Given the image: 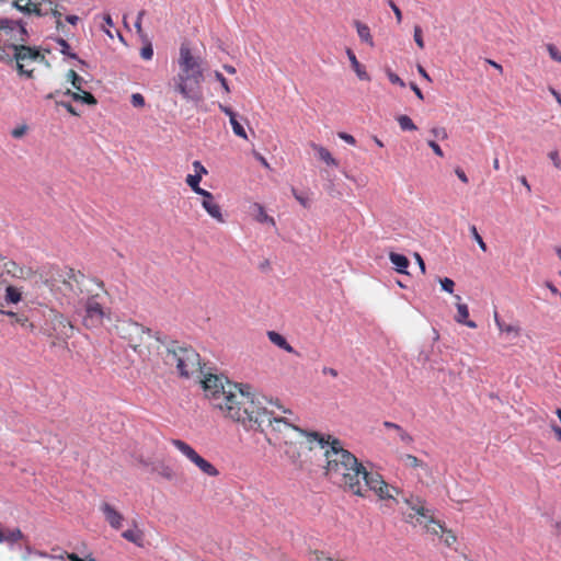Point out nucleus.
Segmentation results:
<instances>
[{
    "mask_svg": "<svg viewBox=\"0 0 561 561\" xmlns=\"http://www.w3.org/2000/svg\"><path fill=\"white\" fill-rule=\"evenodd\" d=\"M103 21H104V24L102 25V27L104 28V31H105L107 34H110V31H108L106 27H111V26H113V25H114V23H113V20H112V18H111V15H110V14H105V15L103 16Z\"/></svg>",
    "mask_w": 561,
    "mask_h": 561,
    "instance_id": "52",
    "label": "nucleus"
},
{
    "mask_svg": "<svg viewBox=\"0 0 561 561\" xmlns=\"http://www.w3.org/2000/svg\"><path fill=\"white\" fill-rule=\"evenodd\" d=\"M65 107L66 110L72 114V115H78V113L76 112V110L73 108V106L71 104H65Z\"/></svg>",
    "mask_w": 561,
    "mask_h": 561,
    "instance_id": "64",
    "label": "nucleus"
},
{
    "mask_svg": "<svg viewBox=\"0 0 561 561\" xmlns=\"http://www.w3.org/2000/svg\"><path fill=\"white\" fill-rule=\"evenodd\" d=\"M145 15V11H140L137 15V20L135 22V27L137 30V33L138 34H141L142 33V27H141V21H142V16Z\"/></svg>",
    "mask_w": 561,
    "mask_h": 561,
    "instance_id": "53",
    "label": "nucleus"
},
{
    "mask_svg": "<svg viewBox=\"0 0 561 561\" xmlns=\"http://www.w3.org/2000/svg\"><path fill=\"white\" fill-rule=\"evenodd\" d=\"M431 134L437 138V139H440V140H445L448 138V133L446 130L445 127H433L431 129Z\"/></svg>",
    "mask_w": 561,
    "mask_h": 561,
    "instance_id": "41",
    "label": "nucleus"
},
{
    "mask_svg": "<svg viewBox=\"0 0 561 561\" xmlns=\"http://www.w3.org/2000/svg\"><path fill=\"white\" fill-rule=\"evenodd\" d=\"M413 37H414V42L419 46V48L423 49L425 45H424V41H423V36H422V28L419 25L414 26Z\"/></svg>",
    "mask_w": 561,
    "mask_h": 561,
    "instance_id": "42",
    "label": "nucleus"
},
{
    "mask_svg": "<svg viewBox=\"0 0 561 561\" xmlns=\"http://www.w3.org/2000/svg\"><path fill=\"white\" fill-rule=\"evenodd\" d=\"M164 360L168 365L175 366L183 378L198 376L202 373L201 355L191 346L173 343L167 348Z\"/></svg>",
    "mask_w": 561,
    "mask_h": 561,
    "instance_id": "5",
    "label": "nucleus"
},
{
    "mask_svg": "<svg viewBox=\"0 0 561 561\" xmlns=\"http://www.w3.org/2000/svg\"><path fill=\"white\" fill-rule=\"evenodd\" d=\"M193 168H194L195 174H199L202 178H203V175H206L208 173L206 168L202 164L201 161H197V160L194 161Z\"/></svg>",
    "mask_w": 561,
    "mask_h": 561,
    "instance_id": "49",
    "label": "nucleus"
},
{
    "mask_svg": "<svg viewBox=\"0 0 561 561\" xmlns=\"http://www.w3.org/2000/svg\"><path fill=\"white\" fill-rule=\"evenodd\" d=\"M322 373H323L324 375H330V376H332V377H337V370H336V369H334V368H331V367H324V368L322 369Z\"/></svg>",
    "mask_w": 561,
    "mask_h": 561,
    "instance_id": "59",
    "label": "nucleus"
},
{
    "mask_svg": "<svg viewBox=\"0 0 561 561\" xmlns=\"http://www.w3.org/2000/svg\"><path fill=\"white\" fill-rule=\"evenodd\" d=\"M21 539H23V534L20 528L0 527V542L15 543Z\"/></svg>",
    "mask_w": 561,
    "mask_h": 561,
    "instance_id": "19",
    "label": "nucleus"
},
{
    "mask_svg": "<svg viewBox=\"0 0 561 561\" xmlns=\"http://www.w3.org/2000/svg\"><path fill=\"white\" fill-rule=\"evenodd\" d=\"M415 259L417 261V265L421 268V272L423 274H425L426 267H425V263H424L423 259L421 257V255L419 253H415Z\"/></svg>",
    "mask_w": 561,
    "mask_h": 561,
    "instance_id": "58",
    "label": "nucleus"
},
{
    "mask_svg": "<svg viewBox=\"0 0 561 561\" xmlns=\"http://www.w3.org/2000/svg\"><path fill=\"white\" fill-rule=\"evenodd\" d=\"M201 204L205 211L217 222L224 224L226 219L224 217L221 206L216 202L215 196L208 191L201 193Z\"/></svg>",
    "mask_w": 561,
    "mask_h": 561,
    "instance_id": "11",
    "label": "nucleus"
},
{
    "mask_svg": "<svg viewBox=\"0 0 561 561\" xmlns=\"http://www.w3.org/2000/svg\"><path fill=\"white\" fill-rule=\"evenodd\" d=\"M456 307H457V314L455 317V320L463 325H467L468 328L476 329L477 323L472 320H469V308L466 304L460 302L461 297L459 295H456Z\"/></svg>",
    "mask_w": 561,
    "mask_h": 561,
    "instance_id": "14",
    "label": "nucleus"
},
{
    "mask_svg": "<svg viewBox=\"0 0 561 561\" xmlns=\"http://www.w3.org/2000/svg\"><path fill=\"white\" fill-rule=\"evenodd\" d=\"M470 232H471L472 238L477 241V243H478L479 248H480L483 252H486V251H488L486 243L483 241L482 237H481V236H480V233L478 232L477 227H476V226H471V227H470Z\"/></svg>",
    "mask_w": 561,
    "mask_h": 561,
    "instance_id": "36",
    "label": "nucleus"
},
{
    "mask_svg": "<svg viewBox=\"0 0 561 561\" xmlns=\"http://www.w3.org/2000/svg\"><path fill=\"white\" fill-rule=\"evenodd\" d=\"M405 502L415 513L414 515L410 514L409 517L413 518L417 516L416 522L423 525L426 531L433 535H440L444 531V525L430 514V511L425 508L424 502L421 499L405 500Z\"/></svg>",
    "mask_w": 561,
    "mask_h": 561,
    "instance_id": "9",
    "label": "nucleus"
},
{
    "mask_svg": "<svg viewBox=\"0 0 561 561\" xmlns=\"http://www.w3.org/2000/svg\"><path fill=\"white\" fill-rule=\"evenodd\" d=\"M4 300L9 304H19L22 300V294L20 289L9 285L5 288Z\"/></svg>",
    "mask_w": 561,
    "mask_h": 561,
    "instance_id": "28",
    "label": "nucleus"
},
{
    "mask_svg": "<svg viewBox=\"0 0 561 561\" xmlns=\"http://www.w3.org/2000/svg\"><path fill=\"white\" fill-rule=\"evenodd\" d=\"M397 122L402 130H416L417 127L408 115H400Z\"/></svg>",
    "mask_w": 561,
    "mask_h": 561,
    "instance_id": "34",
    "label": "nucleus"
},
{
    "mask_svg": "<svg viewBox=\"0 0 561 561\" xmlns=\"http://www.w3.org/2000/svg\"><path fill=\"white\" fill-rule=\"evenodd\" d=\"M427 145H428V147L434 151V153H435L436 156H438V157H440V158H442V157H444V152H443L442 148L439 147V145H438L436 141H434V140H428V141H427Z\"/></svg>",
    "mask_w": 561,
    "mask_h": 561,
    "instance_id": "50",
    "label": "nucleus"
},
{
    "mask_svg": "<svg viewBox=\"0 0 561 561\" xmlns=\"http://www.w3.org/2000/svg\"><path fill=\"white\" fill-rule=\"evenodd\" d=\"M57 43L60 46L61 54H64L70 58H73V59L77 58V55L70 51V45L68 44V42L66 39L58 38Z\"/></svg>",
    "mask_w": 561,
    "mask_h": 561,
    "instance_id": "37",
    "label": "nucleus"
},
{
    "mask_svg": "<svg viewBox=\"0 0 561 561\" xmlns=\"http://www.w3.org/2000/svg\"><path fill=\"white\" fill-rule=\"evenodd\" d=\"M268 340L279 348L284 350L287 353L297 354L294 347L287 342V340L275 331L267 332Z\"/></svg>",
    "mask_w": 561,
    "mask_h": 561,
    "instance_id": "20",
    "label": "nucleus"
},
{
    "mask_svg": "<svg viewBox=\"0 0 561 561\" xmlns=\"http://www.w3.org/2000/svg\"><path fill=\"white\" fill-rule=\"evenodd\" d=\"M382 425L385 428L393 431L396 433L397 437L399 438V440L401 443H403L404 445L413 444L414 439H413L412 435L410 433H408V431H405L401 425L390 422V421H385L382 423Z\"/></svg>",
    "mask_w": 561,
    "mask_h": 561,
    "instance_id": "16",
    "label": "nucleus"
},
{
    "mask_svg": "<svg viewBox=\"0 0 561 561\" xmlns=\"http://www.w3.org/2000/svg\"><path fill=\"white\" fill-rule=\"evenodd\" d=\"M25 129H26V127H24V126L19 127V128H14V129L12 130V136H13L14 138H20V137H22V136L24 135Z\"/></svg>",
    "mask_w": 561,
    "mask_h": 561,
    "instance_id": "55",
    "label": "nucleus"
},
{
    "mask_svg": "<svg viewBox=\"0 0 561 561\" xmlns=\"http://www.w3.org/2000/svg\"><path fill=\"white\" fill-rule=\"evenodd\" d=\"M417 72L421 75L422 78H424L426 81L431 82L432 79L430 77V75L427 73V71L421 66L419 65L417 66Z\"/></svg>",
    "mask_w": 561,
    "mask_h": 561,
    "instance_id": "56",
    "label": "nucleus"
},
{
    "mask_svg": "<svg viewBox=\"0 0 561 561\" xmlns=\"http://www.w3.org/2000/svg\"><path fill=\"white\" fill-rule=\"evenodd\" d=\"M215 78L220 82V84H221L222 89H224L227 93H229V92H230V88H229V84H228L227 79L222 76V73H221V72H219V71H216V72H215Z\"/></svg>",
    "mask_w": 561,
    "mask_h": 561,
    "instance_id": "47",
    "label": "nucleus"
},
{
    "mask_svg": "<svg viewBox=\"0 0 561 561\" xmlns=\"http://www.w3.org/2000/svg\"><path fill=\"white\" fill-rule=\"evenodd\" d=\"M202 181V176L199 174H188L186 176V184L192 188V191L198 195L201 193H204L206 190L202 188L199 186V183Z\"/></svg>",
    "mask_w": 561,
    "mask_h": 561,
    "instance_id": "30",
    "label": "nucleus"
},
{
    "mask_svg": "<svg viewBox=\"0 0 561 561\" xmlns=\"http://www.w3.org/2000/svg\"><path fill=\"white\" fill-rule=\"evenodd\" d=\"M488 64H490L493 68H495L500 73H503V67L495 62L494 60L488 59Z\"/></svg>",
    "mask_w": 561,
    "mask_h": 561,
    "instance_id": "62",
    "label": "nucleus"
},
{
    "mask_svg": "<svg viewBox=\"0 0 561 561\" xmlns=\"http://www.w3.org/2000/svg\"><path fill=\"white\" fill-rule=\"evenodd\" d=\"M546 47L550 58L561 64V54L558 48L553 44H548Z\"/></svg>",
    "mask_w": 561,
    "mask_h": 561,
    "instance_id": "39",
    "label": "nucleus"
},
{
    "mask_svg": "<svg viewBox=\"0 0 561 561\" xmlns=\"http://www.w3.org/2000/svg\"><path fill=\"white\" fill-rule=\"evenodd\" d=\"M354 25L356 27V31H357V34H358V37L360 38V41L368 44L370 47H374L375 44H374V39H373V35L370 33L369 26L359 21H355Z\"/></svg>",
    "mask_w": 561,
    "mask_h": 561,
    "instance_id": "22",
    "label": "nucleus"
},
{
    "mask_svg": "<svg viewBox=\"0 0 561 561\" xmlns=\"http://www.w3.org/2000/svg\"><path fill=\"white\" fill-rule=\"evenodd\" d=\"M411 89L413 90V92L415 93V95L420 99V100H423L424 99V95H423V92L421 91V89L415 84V83H411L410 84Z\"/></svg>",
    "mask_w": 561,
    "mask_h": 561,
    "instance_id": "57",
    "label": "nucleus"
},
{
    "mask_svg": "<svg viewBox=\"0 0 561 561\" xmlns=\"http://www.w3.org/2000/svg\"><path fill=\"white\" fill-rule=\"evenodd\" d=\"M401 459L405 467L420 468V469L424 470L425 472H430V468H428L427 463L424 462L423 460L419 459L414 455L405 454L401 457Z\"/></svg>",
    "mask_w": 561,
    "mask_h": 561,
    "instance_id": "25",
    "label": "nucleus"
},
{
    "mask_svg": "<svg viewBox=\"0 0 561 561\" xmlns=\"http://www.w3.org/2000/svg\"><path fill=\"white\" fill-rule=\"evenodd\" d=\"M180 71L174 78L175 90L185 99L199 102L203 99V69L198 58H195L187 45L182 44L179 57Z\"/></svg>",
    "mask_w": 561,
    "mask_h": 561,
    "instance_id": "4",
    "label": "nucleus"
},
{
    "mask_svg": "<svg viewBox=\"0 0 561 561\" xmlns=\"http://www.w3.org/2000/svg\"><path fill=\"white\" fill-rule=\"evenodd\" d=\"M494 321H495L496 327L499 328V330L502 333L513 334L515 336H517L519 334V331H520L519 327L513 325V324H507V323L501 321L499 313L496 311L494 312Z\"/></svg>",
    "mask_w": 561,
    "mask_h": 561,
    "instance_id": "27",
    "label": "nucleus"
},
{
    "mask_svg": "<svg viewBox=\"0 0 561 561\" xmlns=\"http://www.w3.org/2000/svg\"><path fill=\"white\" fill-rule=\"evenodd\" d=\"M66 94L70 95L72 100L80 101L82 103L89 104V105H95L98 103L96 99L88 91L82 89V91H76L72 92L70 90H67Z\"/></svg>",
    "mask_w": 561,
    "mask_h": 561,
    "instance_id": "24",
    "label": "nucleus"
},
{
    "mask_svg": "<svg viewBox=\"0 0 561 561\" xmlns=\"http://www.w3.org/2000/svg\"><path fill=\"white\" fill-rule=\"evenodd\" d=\"M311 148L317 152L319 159L325 162L328 165L337 167V161L332 157L327 148L317 144H311Z\"/></svg>",
    "mask_w": 561,
    "mask_h": 561,
    "instance_id": "26",
    "label": "nucleus"
},
{
    "mask_svg": "<svg viewBox=\"0 0 561 561\" xmlns=\"http://www.w3.org/2000/svg\"><path fill=\"white\" fill-rule=\"evenodd\" d=\"M1 313L14 319V322L21 324L22 327L30 328V329H33V327H34L33 323H31L26 317L18 314L16 312H13L10 310H7V311L2 310Z\"/></svg>",
    "mask_w": 561,
    "mask_h": 561,
    "instance_id": "32",
    "label": "nucleus"
},
{
    "mask_svg": "<svg viewBox=\"0 0 561 561\" xmlns=\"http://www.w3.org/2000/svg\"><path fill=\"white\" fill-rule=\"evenodd\" d=\"M224 69L230 73V75H234L236 73V68L233 66H230V65H225L224 66Z\"/></svg>",
    "mask_w": 561,
    "mask_h": 561,
    "instance_id": "63",
    "label": "nucleus"
},
{
    "mask_svg": "<svg viewBox=\"0 0 561 561\" xmlns=\"http://www.w3.org/2000/svg\"><path fill=\"white\" fill-rule=\"evenodd\" d=\"M4 270L8 274L13 277L24 278L25 271L23 267L19 266L14 261H8L4 263Z\"/></svg>",
    "mask_w": 561,
    "mask_h": 561,
    "instance_id": "29",
    "label": "nucleus"
},
{
    "mask_svg": "<svg viewBox=\"0 0 561 561\" xmlns=\"http://www.w3.org/2000/svg\"><path fill=\"white\" fill-rule=\"evenodd\" d=\"M140 56L145 60H150L153 56V49L150 43H147L140 50Z\"/></svg>",
    "mask_w": 561,
    "mask_h": 561,
    "instance_id": "43",
    "label": "nucleus"
},
{
    "mask_svg": "<svg viewBox=\"0 0 561 561\" xmlns=\"http://www.w3.org/2000/svg\"><path fill=\"white\" fill-rule=\"evenodd\" d=\"M116 330L118 335L126 340L129 347L139 356L147 357L151 354V344L154 336L150 329L135 321L125 320L116 325Z\"/></svg>",
    "mask_w": 561,
    "mask_h": 561,
    "instance_id": "6",
    "label": "nucleus"
},
{
    "mask_svg": "<svg viewBox=\"0 0 561 561\" xmlns=\"http://www.w3.org/2000/svg\"><path fill=\"white\" fill-rule=\"evenodd\" d=\"M291 193L296 201L305 208L309 207V199L297 192L296 188H291Z\"/></svg>",
    "mask_w": 561,
    "mask_h": 561,
    "instance_id": "45",
    "label": "nucleus"
},
{
    "mask_svg": "<svg viewBox=\"0 0 561 561\" xmlns=\"http://www.w3.org/2000/svg\"><path fill=\"white\" fill-rule=\"evenodd\" d=\"M67 78L77 91H82L83 84L85 83V80L82 77H80L75 70L70 69L67 73Z\"/></svg>",
    "mask_w": 561,
    "mask_h": 561,
    "instance_id": "33",
    "label": "nucleus"
},
{
    "mask_svg": "<svg viewBox=\"0 0 561 561\" xmlns=\"http://www.w3.org/2000/svg\"><path fill=\"white\" fill-rule=\"evenodd\" d=\"M390 262L396 266L397 271L402 274H407L409 267V260L405 255L391 252L389 254Z\"/></svg>",
    "mask_w": 561,
    "mask_h": 561,
    "instance_id": "23",
    "label": "nucleus"
},
{
    "mask_svg": "<svg viewBox=\"0 0 561 561\" xmlns=\"http://www.w3.org/2000/svg\"><path fill=\"white\" fill-rule=\"evenodd\" d=\"M439 283H440L443 290H445L449 294L454 293L455 282L451 278H448V277L440 278Z\"/></svg>",
    "mask_w": 561,
    "mask_h": 561,
    "instance_id": "38",
    "label": "nucleus"
},
{
    "mask_svg": "<svg viewBox=\"0 0 561 561\" xmlns=\"http://www.w3.org/2000/svg\"><path fill=\"white\" fill-rule=\"evenodd\" d=\"M171 444L191 462H193L204 474L208 477H217L219 474L218 469L208 460L203 458L197 451L182 439H171Z\"/></svg>",
    "mask_w": 561,
    "mask_h": 561,
    "instance_id": "10",
    "label": "nucleus"
},
{
    "mask_svg": "<svg viewBox=\"0 0 561 561\" xmlns=\"http://www.w3.org/2000/svg\"><path fill=\"white\" fill-rule=\"evenodd\" d=\"M205 397L213 409L245 431L265 433L270 445L284 448L285 454L296 462L300 449H312L317 444L323 448L325 436L307 432L276 415L265 405V399L251 392L249 385L231 382L224 376L209 374L202 380Z\"/></svg>",
    "mask_w": 561,
    "mask_h": 561,
    "instance_id": "1",
    "label": "nucleus"
},
{
    "mask_svg": "<svg viewBox=\"0 0 561 561\" xmlns=\"http://www.w3.org/2000/svg\"><path fill=\"white\" fill-rule=\"evenodd\" d=\"M131 104L135 107H142L145 105V98L140 93H134L131 95Z\"/></svg>",
    "mask_w": 561,
    "mask_h": 561,
    "instance_id": "46",
    "label": "nucleus"
},
{
    "mask_svg": "<svg viewBox=\"0 0 561 561\" xmlns=\"http://www.w3.org/2000/svg\"><path fill=\"white\" fill-rule=\"evenodd\" d=\"M13 57L16 60V67L21 75H25L28 78L33 77L34 69H28L34 62L42 61L44 56L39 53L36 47H30L25 45H12Z\"/></svg>",
    "mask_w": 561,
    "mask_h": 561,
    "instance_id": "8",
    "label": "nucleus"
},
{
    "mask_svg": "<svg viewBox=\"0 0 561 561\" xmlns=\"http://www.w3.org/2000/svg\"><path fill=\"white\" fill-rule=\"evenodd\" d=\"M455 173L462 183L467 184L469 182L468 176L462 169L456 168Z\"/></svg>",
    "mask_w": 561,
    "mask_h": 561,
    "instance_id": "54",
    "label": "nucleus"
},
{
    "mask_svg": "<svg viewBox=\"0 0 561 561\" xmlns=\"http://www.w3.org/2000/svg\"><path fill=\"white\" fill-rule=\"evenodd\" d=\"M388 4L392 9V11H393V13L396 15L397 22L400 24L402 22V12H401V10L399 9V7L392 0H389Z\"/></svg>",
    "mask_w": 561,
    "mask_h": 561,
    "instance_id": "48",
    "label": "nucleus"
},
{
    "mask_svg": "<svg viewBox=\"0 0 561 561\" xmlns=\"http://www.w3.org/2000/svg\"><path fill=\"white\" fill-rule=\"evenodd\" d=\"M13 5L23 13H34L38 16L48 15V11L43 10V3H35L31 0H14ZM8 25V20H0V30L7 28Z\"/></svg>",
    "mask_w": 561,
    "mask_h": 561,
    "instance_id": "12",
    "label": "nucleus"
},
{
    "mask_svg": "<svg viewBox=\"0 0 561 561\" xmlns=\"http://www.w3.org/2000/svg\"><path fill=\"white\" fill-rule=\"evenodd\" d=\"M42 333L56 341H66L73 332L72 323L60 312L51 310L41 329Z\"/></svg>",
    "mask_w": 561,
    "mask_h": 561,
    "instance_id": "7",
    "label": "nucleus"
},
{
    "mask_svg": "<svg viewBox=\"0 0 561 561\" xmlns=\"http://www.w3.org/2000/svg\"><path fill=\"white\" fill-rule=\"evenodd\" d=\"M386 73H387V77L389 79V81L392 83V84H398L400 85L401 88H404L405 87V83L404 81L398 76L396 75L393 71H391L390 69H387L386 70Z\"/></svg>",
    "mask_w": 561,
    "mask_h": 561,
    "instance_id": "40",
    "label": "nucleus"
},
{
    "mask_svg": "<svg viewBox=\"0 0 561 561\" xmlns=\"http://www.w3.org/2000/svg\"><path fill=\"white\" fill-rule=\"evenodd\" d=\"M254 208L256 210L255 219L259 222H267L272 226H275V220L273 217L268 216L264 209V207L260 204H254Z\"/></svg>",
    "mask_w": 561,
    "mask_h": 561,
    "instance_id": "31",
    "label": "nucleus"
},
{
    "mask_svg": "<svg viewBox=\"0 0 561 561\" xmlns=\"http://www.w3.org/2000/svg\"><path fill=\"white\" fill-rule=\"evenodd\" d=\"M339 137L352 146L356 144V139L347 133H339Z\"/></svg>",
    "mask_w": 561,
    "mask_h": 561,
    "instance_id": "51",
    "label": "nucleus"
},
{
    "mask_svg": "<svg viewBox=\"0 0 561 561\" xmlns=\"http://www.w3.org/2000/svg\"><path fill=\"white\" fill-rule=\"evenodd\" d=\"M99 508L111 528L119 530L123 527L125 517L114 505L108 502H102Z\"/></svg>",
    "mask_w": 561,
    "mask_h": 561,
    "instance_id": "13",
    "label": "nucleus"
},
{
    "mask_svg": "<svg viewBox=\"0 0 561 561\" xmlns=\"http://www.w3.org/2000/svg\"><path fill=\"white\" fill-rule=\"evenodd\" d=\"M549 159L552 161L556 169L561 170V158L557 150H552L548 153Z\"/></svg>",
    "mask_w": 561,
    "mask_h": 561,
    "instance_id": "44",
    "label": "nucleus"
},
{
    "mask_svg": "<svg viewBox=\"0 0 561 561\" xmlns=\"http://www.w3.org/2000/svg\"><path fill=\"white\" fill-rule=\"evenodd\" d=\"M443 536V540H444V543L447 546V547H451L453 545L456 543L457 541V537L456 535L454 534L453 530L450 529H446L444 528V531L440 534Z\"/></svg>",
    "mask_w": 561,
    "mask_h": 561,
    "instance_id": "35",
    "label": "nucleus"
},
{
    "mask_svg": "<svg viewBox=\"0 0 561 561\" xmlns=\"http://www.w3.org/2000/svg\"><path fill=\"white\" fill-rule=\"evenodd\" d=\"M324 474L344 491L360 497H367L373 491L379 500L393 499L399 490L389 485L378 472L367 471L364 465L342 445L337 438L325 436Z\"/></svg>",
    "mask_w": 561,
    "mask_h": 561,
    "instance_id": "2",
    "label": "nucleus"
},
{
    "mask_svg": "<svg viewBox=\"0 0 561 561\" xmlns=\"http://www.w3.org/2000/svg\"><path fill=\"white\" fill-rule=\"evenodd\" d=\"M66 21L72 25H76L77 22L79 21V18L75 14H69L66 16Z\"/></svg>",
    "mask_w": 561,
    "mask_h": 561,
    "instance_id": "61",
    "label": "nucleus"
},
{
    "mask_svg": "<svg viewBox=\"0 0 561 561\" xmlns=\"http://www.w3.org/2000/svg\"><path fill=\"white\" fill-rule=\"evenodd\" d=\"M89 283L95 288H90L85 284L81 283L76 273L71 270L69 279L65 280L64 285L75 293V286H77L80 294H85V296L80 300L82 302V312L81 309L76 307L75 312L81 314L82 325L85 329L94 330L100 329L104 323V319L108 318L110 312L104 308L102 302L103 297L107 291L104 283L100 279L93 278L90 279Z\"/></svg>",
    "mask_w": 561,
    "mask_h": 561,
    "instance_id": "3",
    "label": "nucleus"
},
{
    "mask_svg": "<svg viewBox=\"0 0 561 561\" xmlns=\"http://www.w3.org/2000/svg\"><path fill=\"white\" fill-rule=\"evenodd\" d=\"M346 55H347V57L350 59V62H351V66H352L353 70L357 75V77L360 80L369 81L370 80L369 75L367 73L365 67L357 60L354 51L351 48H347L346 49Z\"/></svg>",
    "mask_w": 561,
    "mask_h": 561,
    "instance_id": "18",
    "label": "nucleus"
},
{
    "mask_svg": "<svg viewBox=\"0 0 561 561\" xmlns=\"http://www.w3.org/2000/svg\"><path fill=\"white\" fill-rule=\"evenodd\" d=\"M219 108L227 116H229V121H230L233 133L243 139H248V135H247L243 126L237 121L234 112L229 106H226L220 103H219Z\"/></svg>",
    "mask_w": 561,
    "mask_h": 561,
    "instance_id": "17",
    "label": "nucleus"
},
{
    "mask_svg": "<svg viewBox=\"0 0 561 561\" xmlns=\"http://www.w3.org/2000/svg\"><path fill=\"white\" fill-rule=\"evenodd\" d=\"M43 10L48 11L56 19V27L59 30L62 27L61 18L65 12V8L58 3H54L53 0L48 1V7L43 3Z\"/></svg>",
    "mask_w": 561,
    "mask_h": 561,
    "instance_id": "21",
    "label": "nucleus"
},
{
    "mask_svg": "<svg viewBox=\"0 0 561 561\" xmlns=\"http://www.w3.org/2000/svg\"><path fill=\"white\" fill-rule=\"evenodd\" d=\"M551 430L553 431L557 439L561 442V427L556 424H552Z\"/></svg>",
    "mask_w": 561,
    "mask_h": 561,
    "instance_id": "60",
    "label": "nucleus"
},
{
    "mask_svg": "<svg viewBox=\"0 0 561 561\" xmlns=\"http://www.w3.org/2000/svg\"><path fill=\"white\" fill-rule=\"evenodd\" d=\"M122 537L125 540L136 545L137 547L144 546V541H145L144 531L141 529H139L138 525L135 522L133 523V527H130L122 533Z\"/></svg>",
    "mask_w": 561,
    "mask_h": 561,
    "instance_id": "15",
    "label": "nucleus"
}]
</instances>
